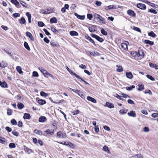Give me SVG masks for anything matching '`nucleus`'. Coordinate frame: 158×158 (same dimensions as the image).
<instances>
[{
  "label": "nucleus",
  "instance_id": "nucleus-1",
  "mask_svg": "<svg viewBox=\"0 0 158 158\" xmlns=\"http://www.w3.org/2000/svg\"><path fill=\"white\" fill-rule=\"evenodd\" d=\"M39 69L40 71L44 75L45 77H50L52 78L53 77L52 75L49 73L46 70L44 69L42 67H40L39 68Z\"/></svg>",
  "mask_w": 158,
  "mask_h": 158
},
{
  "label": "nucleus",
  "instance_id": "nucleus-2",
  "mask_svg": "<svg viewBox=\"0 0 158 158\" xmlns=\"http://www.w3.org/2000/svg\"><path fill=\"white\" fill-rule=\"evenodd\" d=\"M90 35L92 37L96 39L97 40L100 42H102L104 41V40L102 38L95 34H91Z\"/></svg>",
  "mask_w": 158,
  "mask_h": 158
},
{
  "label": "nucleus",
  "instance_id": "nucleus-3",
  "mask_svg": "<svg viewBox=\"0 0 158 158\" xmlns=\"http://www.w3.org/2000/svg\"><path fill=\"white\" fill-rule=\"evenodd\" d=\"M119 7V6H118L116 5H110L107 6H106L105 9L106 10H108L110 9H113L118 8Z\"/></svg>",
  "mask_w": 158,
  "mask_h": 158
},
{
  "label": "nucleus",
  "instance_id": "nucleus-4",
  "mask_svg": "<svg viewBox=\"0 0 158 158\" xmlns=\"http://www.w3.org/2000/svg\"><path fill=\"white\" fill-rule=\"evenodd\" d=\"M54 131L53 130L48 129L44 132V135H46L45 134H46L47 135H52L54 134Z\"/></svg>",
  "mask_w": 158,
  "mask_h": 158
},
{
  "label": "nucleus",
  "instance_id": "nucleus-5",
  "mask_svg": "<svg viewBox=\"0 0 158 158\" xmlns=\"http://www.w3.org/2000/svg\"><path fill=\"white\" fill-rule=\"evenodd\" d=\"M125 42L122 44L121 47L123 49L127 50L128 49L127 44H129V43L127 41H125Z\"/></svg>",
  "mask_w": 158,
  "mask_h": 158
},
{
  "label": "nucleus",
  "instance_id": "nucleus-6",
  "mask_svg": "<svg viewBox=\"0 0 158 158\" xmlns=\"http://www.w3.org/2000/svg\"><path fill=\"white\" fill-rule=\"evenodd\" d=\"M96 27V26L94 25H90V26L89 27V30L91 32H94L97 30Z\"/></svg>",
  "mask_w": 158,
  "mask_h": 158
},
{
  "label": "nucleus",
  "instance_id": "nucleus-7",
  "mask_svg": "<svg viewBox=\"0 0 158 158\" xmlns=\"http://www.w3.org/2000/svg\"><path fill=\"white\" fill-rule=\"evenodd\" d=\"M137 7L142 10H145L146 9L145 5L143 3H138L137 4Z\"/></svg>",
  "mask_w": 158,
  "mask_h": 158
},
{
  "label": "nucleus",
  "instance_id": "nucleus-8",
  "mask_svg": "<svg viewBox=\"0 0 158 158\" xmlns=\"http://www.w3.org/2000/svg\"><path fill=\"white\" fill-rule=\"evenodd\" d=\"M127 14L133 17H135L136 14L134 11L131 10H129L127 11Z\"/></svg>",
  "mask_w": 158,
  "mask_h": 158
},
{
  "label": "nucleus",
  "instance_id": "nucleus-9",
  "mask_svg": "<svg viewBox=\"0 0 158 158\" xmlns=\"http://www.w3.org/2000/svg\"><path fill=\"white\" fill-rule=\"evenodd\" d=\"M85 38L86 39L89 40L90 42L91 43H92L94 45L96 46V44H95V42L88 35H85Z\"/></svg>",
  "mask_w": 158,
  "mask_h": 158
},
{
  "label": "nucleus",
  "instance_id": "nucleus-10",
  "mask_svg": "<svg viewBox=\"0 0 158 158\" xmlns=\"http://www.w3.org/2000/svg\"><path fill=\"white\" fill-rule=\"evenodd\" d=\"M26 35L32 41L34 40V38L31 34L28 31H27L26 33Z\"/></svg>",
  "mask_w": 158,
  "mask_h": 158
},
{
  "label": "nucleus",
  "instance_id": "nucleus-11",
  "mask_svg": "<svg viewBox=\"0 0 158 158\" xmlns=\"http://www.w3.org/2000/svg\"><path fill=\"white\" fill-rule=\"evenodd\" d=\"M47 120V118L44 116H40L39 119V121L40 122L44 123Z\"/></svg>",
  "mask_w": 158,
  "mask_h": 158
},
{
  "label": "nucleus",
  "instance_id": "nucleus-12",
  "mask_svg": "<svg viewBox=\"0 0 158 158\" xmlns=\"http://www.w3.org/2000/svg\"><path fill=\"white\" fill-rule=\"evenodd\" d=\"M128 115L129 116L135 117L136 116L135 112L133 110L131 111L130 112L127 113Z\"/></svg>",
  "mask_w": 158,
  "mask_h": 158
},
{
  "label": "nucleus",
  "instance_id": "nucleus-13",
  "mask_svg": "<svg viewBox=\"0 0 158 158\" xmlns=\"http://www.w3.org/2000/svg\"><path fill=\"white\" fill-rule=\"evenodd\" d=\"M68 72L73 76H75L77 79H80V77L76 74L71 69H70Z\"/></svg>",
  "mask_w": 158,
  "mask_h": 158
},
{
  "label": "nucleus",
  "instance_id": "nucleus-14",
  "mask_svg": "<svg viewBox=\"0 0 158 158\" xmlns=\"http://www.w3.org/2000/svg\"><path fill=\"white\" fill-rule=\"evenodd\" d=\"M74 15L76 16L77 18L81 20H83L85 19V15H78L77 13H75Z\"/></svg>",
  "mask_w": 158,
  "mask_h": 158
},
{
  "label": "nucleus",
  "instance_id": "nucleus-15",
  "mask_svg": "<svg viewBox=\"0 0 158 158\" xmlns=\"http://www.w3.org/2000/svg\"><path fill=\"white\" fill-rule=\"evenodd\" d=\"M87 99L88 100L94 103H96L97 102L96 100L94 98H92L90 96H88Z\"/></svg>",
  "mask_w": 158,
  "mask_h": 158
},
{
  "label": "nucleus",
  "instance_id": "nucleus-16",
  "mask_svg": "<svg viewBox=\"0 0 158 158\" xmlns=\"http://www.w3.org/2000/svg\"><path fill=\"white\" fill-rule=\"evenodd\" d=\"M69 6L68 4H65L64 6V7L62 8L61 9V11L63 13L66 12V9H67L69 8Z\"/></svg>",
  "mask_w": 158,
  "mask_h": 158
},
{
  "label": "nucleus",
  "instance_id": "nucleus-17",
  "mask_svg": "<svg viewBox=\"0 0 158 158\" xmlns=\"http://www.w3.org/2000/svg\"><path fill=\"white\" fill-rule=\"evenodd\" d=\"M0 85L3 88L7 87L8 86L7 84L5 81L2 82L0 81Z\"/></svg>",
  "mask_w": 158,
  "mask_h": 158
},
{
  "label": "nucleus",
  "instance_id": "nucleus-18",
  "mask_svg": "<svg viewBox=\"0 0 158 158\" xmlns=\"http://www.w3.org/2000/svg\"><path fill=\"white\" fill-rule=\"evenodd\" d=\"M126 75L127 78L130 79H132L133 77V75L131 72L126 73Z\"/></svg>",
  "mask_w": 158,
  "mask_h": 158
},
{
  "label": "nucleus",
  "instance_id": "nucleus-19",
  "mask_svg": "<svg viewBox=\"0 0 158 158\" xmlns=\"http://www.w3.org/2000/svg\"><path fill=\"white\" fill-rule=\"evenodd\" d=\"M31 116L29 114L25 113L24 114L23 118L24 119H29L31 118Z\"/></svg>",
  "mask_w": 158,
  "mask_h": 158
},
{
  "label": "nucleus",
  "instance_id": "nucleus-20",
  "mask_svg": "<svg viewBox=\"0 0 158 158\" xmlns=\"http://www.w3.org/2000/svg\"><path fill=\"white\" fill-rule=\"evenodd\" d=\"M8 65L7 63L4 61H2L0 63V66L2 68H5Z\"/></svg>",
  "mask_w": 158,
  "mask_h": 158
},
{
  "label": "nucleus",
  "instance_id": "nucleus-21",
  "mask_svg": "<svg viewBox=\"0 0 158 158\" xmlns=\"http://www.w3.org/2000/svg\"><path fill=\"white\" fill-rule=\"evenodd\" d=\"M26 15L28 18V22L29 23H31V15L28 12H27L26 13Z\"/></svg>",
  "mask_w": 158,
  "mask_h": 158
},
{
  "label": "nucleus",
  "instance_id": "nucleus-22",
  "mask_svg": "<svg viewBox=\"0 0 158 158\" xmlns=\"http://www.w3.org/2000/svg\"><path fill=\"white\" fill-rule=\"evenodd\" d=\"M19 21L21 24H24L25 23L26 21L24 17H22L21 19L19 20Z\"/></svg>",
  "mask_w": 158,
  "mask_h": 158
},
{
  "label": "nucleus",
  "instance_id": "nucleus-23",
  "mask_svg": "<svg viewBox=\"0 0 158 158\" xmlns=\"http://www.w3.org/2000/svg\"><path fill=\"white\" fill-rule=\"evenodd\" d=\"M70 35L71 36H77L78 35V33L75 31H71L69 32Z\"/></svg>",
  "mask_w": 158,
  "mask_h": 158
},
{
  "label": "nucleus",
  "instance_id": "nucleus-24",
  "mask_svg": "<svg viewBox=\"0 0 158 158\" xmlns=\"http://www.w3.org/2000/svg\"><path fill=\"white\" fill-rule=\"evenodd\" d=\"M37 102L39 104L41 105H44L46 103V101L42 99H40L38 100Z\"/></svg>",
  "mask_w": 158,
  "mask_h": 158
},
{
  "label": "nucleus",
  "instance_id": "nucleus-25",
  "mask_svg": "<svg viewBox=\"0 0 158 158\" xmlns=\"http://www.w3.org/2000/svg\"><path fill=\"white\" fill-rule=\"evenodd\" d=\"M50 21L51 23H56L57 22V20L55 17H53L51 18L50 19Z\"/></svg>",
  "mask_w": 158,
  "mask_h": 158
},
{
  "label": "nucleus",
  "instance_id": "nucleus-26",
  "mask_svg": "<svg viewBox=\"0 0 158 158\" xmlns=\"http://www.w3.org/2000/svg\"><path fill=\"white\" fill-rule=\"evenodd\" d=\"M106 105L109 108H112L114 107V106L111 103L107 102L106 103Z\"/></svg>",
  "mask_w": 158,
  "mask_h": 158
},
{
  "label": "nucleus",
  "instance_id": "nucleus-27",
  "mask_svg": "<svg viewBox=\"0 0 158 158\" xmlns=\"http://www.w3.org/2000/svg\"><path fill=\"white\" fill-rule=\"evenodd\" d=\"M34 133L39 135H43V133L42 132L38 130H35L34 131Z\"/></svg>",
  "mask_w": 158,
  "mask_h": 158
},
{
  "label": "nucleus",
  "instance_id": "nucleus-28",
  "mask_svg": "<svg viewBox=\"0 0 158 158\" xmlns=\"http://www.w3.org/2000/svg\"><path fill=\"white\" fill-rule=\"evenodd\" d=\"M144 43L145 44H149L150 45H152L154 44L153 42L148 40H144Z\"/></svg>",
  "mask_w": 158,
  "mask_h": 158
},
{
  "label": "nucleus",
  "instance_id": "nucleus-29",
  "mask_svg": "<svg viewBox=\"0 0 158 158\" xmlns=\"http://www.w3.org/2000/svg\"><path fill=\"white\" fill-rule=\"evenodd\" d=\"M116 66L118 68L117 69V71L119 72H121L123 71V68L122 66L119 65H117Z\"/></svg>",
  "mask_w": 158,
  "mask_h": 158
},
{
  "label": "nucleus",
  "instance_id": "nucleus-30",
  "mask_svg": "<svg viewBox=\"0 0 158 158\" xmlns=\"http://www.w3.org/2000/svg\"><path fill=\"white\" fill-rule=\"evenodd\" d=\"M103 150L105 152H107L108 153H110V150L108 147L106 145H105L103 147Z\"/></svg>",
  "mask_w": 158,
  "mask_h": 158
},
{
  "label": "nucleus",
  "instance_id": "nucleus-31",
  "mask_svg": "<svg viewBox=\"0 0 158 158\" xmlns=\"http://www.w3.org/2000/svg\"><path fill=\"white\" fill-rule=\"evenodd\" d=\"M98 22L99 23H103L105 24V23H104L103 22L105 21L104 19L100 15L99 16L98 20Z\"/></svg>",
  "mask_w": 158,
  "mask_h": 158
},
{
  "label": "nucleus",
  "instance_id": "nucleus-32",
  "mask_svg": "<svg viewBox=\"0 0 158 158\" xmlns=\"http://www.w3.org/2000/svg\"><path fill=\"white\" fill-rule=\"evenodd\" d=\"M11 2L17 6L19 5V2L17 0H11Z\"/></svg>",
  "mask_w": 158,
  "mask_h": 158
},
{
  "label": "nucleus",
  "instance_id": "nucleus-33",
  "mask_svg": "<svg viewBox=\"0 0 158 158\" xmlns=\"http://www.w3.org/2000/svg\"><path fill=\"white\" fill-rule=\"evenodd\" d=\"M149 65L150 67L155 68L156 69H158V66L156 64H154L152 63H149Z\"/></svg>",
  "mask_w": 158,
  "mask_h": 158
},
{
  "label": "nucleus",
  "instance_id": "nucleus-34",
  "mask_svg": "<svg viewBox=\"0 0 158 158\" xmlns=\"http://www.w3.org/2000/svg\"><path fill=\"white\" fill-rule=\"evenodd\" d=\"M18 109H22L24 107V105L21 102H19L17 105Z\"/></svg>",
  "mask_w": 158,
  "mask_h": 158
},
{
  "label": "nucleus",
  "instance_id": "nucleus-35",
  "mask_svg": "<svg viewBox=\"0 0 158 158\" xmlns=\"http://www.w3.org/2000/svg\"><path fill=\"white\" fill-rule=\"evenodd\" d=\"M25 150L29 154L33 152V151L31 149L27 147L25 148Z\"/></svg>",
  "mask_w": 158,
  "mask_h": 158
},
{
  "label": "nucleus",
  "instance_id": "nucleus-36",
  "mask_svg": "<svg viewBox=\"0 0 158 158\" xmlns=\"http://www.w3.org/2000/svg\"><path fill=\"white\" fill-rule=\"evenodd\" d=\"M24 45L25 48L28 51H30V48L28 45V43L27 42H25L24 43Z\"/></svg>",
  "mask_w": 158,
  "mask_h": 158
},
{
  "label": "nucleus",
  "instance_id": "nucleus-37",
  "mask_svg": "<svg viewBox=\"0 0 158 158\" xmlns=\"http://www.w3.org/2000/svg\"><path fill=\"white\" fill-rule=\"evenodd\" d=\"M139 88L138 89V91H142V90L144 89V85L142 84L139 85Z\"/></svg>",
  "mask_w": 158,
  "mask_h": 158
},
{
  "label": "nucleus",
  "instance_id": "nucleus-38",
  "mask_svg": "<svg viewBox=\"0 0 158 158\" xmlns=\"http://www.w3.org/2000/svg\"><path fill=\"white\" fill-rule=\"evenodd\" d=\"M148 35L152 37H155L156 36V35L154 33L153 31H151L148 33Z\"/></svg>",
  "mask_w": 158,
  "mask_h": 158
},
{
  "label": "nucleus",
  "instance_id": "nucleus-39",
  "mask_svg": "<svg viewBox=\"0 0 158 158\" xmlns=\"http://www.w3.org/2000/svg\"><path fill=\"white\" fill-rule=\"evenodd\" d=\"M20 3L24 7H25L26 8H28L27 5L23 1H20Z\"/></svg>",
  "mask_w": 158,
  "mask_h": 158
},
{
  "label": "nucleus",
  "instance_id": "nucleus-40",
  "mask_svg": "<svg viewBox=\"0 0 158 158\" xmlns=\"http://www.w3.org/2000/svg\"><path fill=\"white\" fill-rule=\"evenodd\" d=\"M16 69L19 73L21 74L23 73V72L22 71L21 68L20 66H17L16 67Z\"/></svg>",
  "mask_w": 158,
  "mask_h": 158
},
{
  "label": "nucleus",
  "instance_id": "nucleus-41",
  "mask_svg": "<svg viewBox=\"0 0 158 158\" xmlns=\"http://www.w3.org/2000/svg\"><path fill=\"white\" fill-rule=\"evenodd\" d=\"M148 11L155 14L157 13V12L153 8H151V9H149Z\"/></svg>",
  "mask_w": 158,
  "mask_h": 158
},
{
  "label": "nucleus",
  "instance_id": "nucleus-42",
  "mask_svg": "<svg viewBox=\"0 0 158 158\" xmlns=\"http://www.w3.org/2000/svg\"><path fill=\"white\" fill-rule=\"evenodd\" d=\"M11 123L13 125H16L17 124L16 121L14 119H13L11 120Z\"/></svg>",
  "mask_w": 158,
  "mask_h": 158
},
{
  "label": "nucleus",
  "instance_id": "nucleus-43",
  "mask_svg": "<svg viewBox=\"0 0 158 158\" xmlns=\"http://www.w3.org/2000/svg\"><path fill=\"white\" fill-rule=\"evenodd\" d=\"M40 94L41 96L44 97H47L48 96V94L47 93H46L44 91H41L40 93Z\"/></svg>",
  "mask_w": 158,
  "mask_h": 158
},
{
  "label": "nucleus",
  "instance_id": "nucleus-44",
  "mask_svg": "<svg viewBox=\"0 0 158 158\" xmlns=\"http://www.w3.org/2000/svg\"><path fill=\"white\" fill-rule=\"evenodd\" d=\"M135 88V86L134 85H132L130 87H127L126 88V89L127 90H132L134 88Z\"/></svg>",
  "mask_w": 158,
  "mask_h": 158
},
{
  "label": "nucleus",
  "instance_id": "nucleus-45",
  "mask_svg": "<svg viewBox=\"0 0 158 158\" xmlns=\"http://www.w3.org/2000/svg\"><path fill=\"white\" fill-rule=\"evenodd\" d=\"M9 146L10 148H14L16 147V145L14 143H9Z\"/></svg>",
  "mask_w": 158,
  "mask_h": 158
},
{
  "label": "nucleus",
  "instance_id": "nucleus-46",
  "mask_svg": "<svg viewBox=\"0 0 158 158\" xmlns=\"http://www.w3.org/2000/svg\"><path fill=\"white\" fill-rule=\"evenodd\" d=\"M146 77L148 78L152 81H153L155 80L154 78L151 75L147 74L146 75Z\"/></svg>",
  "mask_w": 158,
  "mask_h": 158
},
{
  "label": "nucleus",
  "instance_id": "nucleus-47",
  "mask_svg": "<svg viewBox=\"0 0 158 158\" xmlns=\"http://www.w3.org/2000/svg\"><path fill=\"white\" fill-rule=\"evenodd\" d=\"M47 11L48 14H50L53 11V9L52 8H49L47 10Z\"/></svg>",
  "mask_w": 158,
  "mask_h": 158
},
{
  "label": "nucleus",
  "instance_id": "nucleus-48",
  "mask_svg": "<svg viewBox=\"0 0 158 158\" xmlns=\"http://www.w3.org/2000/svg\"><path fill=\"white\" fill-rule=\"evenodd\" d=\"M101 32L104 35H107V32L103 29H101Z\"/></svg>",
  "mask_w": 158,
  "mask_h": 158
},
{
  "label": "nucleus",
  "instance_id": "nucleus-49",
  "mask_svg": "<svg viewBox=\"0 0 158 158\" xmlns=\"http://www.w3.org/2000/svg\"><path fill=\"white\" fill-rule=\"evenodd\" d=\"M38 26L39 27H43L45 25V24L41 21H39L38 23Z\"/></svg>",
  "mask_w": 158,
  "mask_h": 158
},
{
  "label": "nucleus",
  "instance_id": "nucleus-50",
  "mask_svg": "<svg viewBox=\"0 0 158 158\" xmlns=\"http://www.w3.org/2000/svg\"><path fill=\"white\" fill-rule=\"evenodd\" d=\"M20 16V14L18 13H15L13 14L12 16L14 18H16L18 17H19Z\"/></svg>",
  "mask_w": 158,
  "mask_h": 158
},
{
  "label": "nucleus",
  "instance_id": "nucleus-51",
  "mask_svg": "<svg viewBox=\"0 0 158 158\" xmlns=\"http://www.w3.org/2000/svg\"><path fill=\"white\" fill-rule=\"evenodd\" d=\"M135 158H143L142 155L139 154H137L135 155L134 156Z\"/></svg>",
  "mask_w": 158,
  "mask_h": 158
},
{
  "label": "nucleus",
  "instance_id": "nucleus-52",
  "mask_svg": "<svg viewBox=\"0 0 158 158\" xmlns=\"http://www.w3.org/2000/svg\"><path fill=\"white\" fill-rule=\"evenodd\" d=\"M127 110H124L123 109L119 111V113L120 114H126L127 113Z\"/></svg>",
  "mask_w": 158,
  "mask_h": 158
},
{
  "label": "nucleus",
  "instance_id": "nucleus-53",
  "mask_svg": "<svg viewBox=\"0 0 158 158\" xmlns=\"http://www.w3.org/2000/svg\"><path fill=\"white\" fill-rule=\"evenodd\" d=\"M144 93L145 94H148L150 95H151L152 94V92L149 89H148L146 90H145L144 92Z\"/></svg>",
  "mask_w": 158,
  "mask_h": 158
},
{
  "label": "nucleus",
  "instance_id": "nucleus-54",
  "mask_svg": "<svg viewBox=\"0 0 158 158\" xmlns=\"http://www.w3.org/2000/svg\"><path fill=\"white\" fill-rule=\"evenodd\" d=\"M32 76L34 77H38L39 76V74L37 72L34 71L33 72Z\"/></svg>",
  "mask_w": 158,
  "mask_h": 158
},
{
  "label": "nucleus",
  "instance_id": "nucleus-55",
  "mask_svg": "<svg viewBox=\"0 0 158 158\" xmlns=\"http://www.w3.org/2000/svg\"><path fill=\"white\" fill-rule=\"evenodd\" d=\"M51 45L53 47H56L57 46V44L54 42L51 41L50 43Z\"/></svg>",
  "mask_w": 158,
  "mask_h": 158
},
{
  "label": "nucleus",
  "instance_id": "nucleus-56",
  "mask_svg": "<svg viewBox=\"0 0 158 158\" xmlns=\"http://www.w3.org/2000/svg\"><path fill=\"white\" fill-rule=\"evenodd\" d=\"M87 18L89 19V20H91L93 18V15L92 14H87Z\"/></svg>",
  "mask_w": 158,
  "mask_h": 158
},
{
  "label": "nucleus",
  "instance_id": "nucleus-57",
  "mask_svg": "<svg viewBox=\"0 0 158 158\" xmlns=\"http://www.w3.org/2000/svg\"><path fill=\"white\" fill-rule=\"evenodd\" d=\"M115 96L117 98L119 99V100H123L124 99L121 98V96H120L119 95H118V94H116L115 95Z\"/></svg>",
  "mask_w": 158,
  "mask_h": 158
},
{
  "label": "nucleus",
  "instance_id": "nucleus-58",
  "mask_svg": "<svg viewBox=\"0 0 158 158\" xmlns=\"http://www.w3.org/2000/svg\"><path fill=\"white\" fill-rule=\"evenodd\" d=\"M51 29L52 31L53 32H54L56 33L57 32H58V31L57 30H56V29H55L54 27H51Z\"/></svg>",
  "mask_w": 158,
  "mask_h": 158
},
{
  "label": "nucleus",
  "instance_id": "nucleus-59",
  "mask_svg": "<svg viewBox=\"0 0 158 158\" xmlns=\"http://www.w3.org/2000/svg\"><path fill=\"white\" fill-rule=\"evenodd\" d=\"M13 135L15 136H19V133L15 131H13L12 132Z\"/></svg>",
  "mask_w": 158,
  "mask_h": 158
},
{
  "label": "nucleus",
  "instance_id": "nucleus-60",
  "mask_svg": "<svg viewBox=\"0 0 158 158\" xmlns=\"http://www.w3.org/2000/svg\"><path fill=\"white\" fill-rule=\"evenodd\" d=\"M133 29L135 30V31H138V32H141V30H140V29L138 27H134V28H133Z\"/></svg>",
  "mask_w": 158,
  "mask_h": 158
},
{
  "label": "nucleus",
  "instance_id": "nucleus-61",
  "mask_svg": "<svg viewBox=\"0 0 158 158\" xmlns=\"http://www.w3.org/2000/svg\"><path fill=\"white\" fill-rule=\"evenodd\" d=\"M44 31L45 32V34L48 35H50V33L45 28L43 29Z\"/></svg>",
  "mask_w": 158,
  "mask_h": 158
},
{
  "label": "nucleus",
  "instance_id": "nucleus-62",
  "mask_svg": "<svg viewBox=\"0 0 158 158\" xmlns=\"http://www.w3.org/2000/svg\"><path fill=\"white\" fill-rule=\"evenodd\" d=\"M121 94L122 95V97L124 98H130V97L127 94Z\"/></svg>",
  "mask_w": 158,
  "mask_h": 158
},
{
  "label": "nucleus",
  "instance_id": "nucleus-63",
  "mask_svg": "<svg viewBox=\"0 0 158 158\" xmlns=\"http://www.w3.org/2000/svg\"><path fill=\"white\" fill-rule=\"evenodd\" d=\"M95 4L98 6H100L102 4V2H101L96 1Z\"/></svg>",
  "mask_w": 158,
  "mask_h": 158
},
{
  "label": "nucleus",
  "instance_id": "nucleus-64",
  "mask_svg": "<svg viewBox=\"0 0 158 158\" xmlns=\"http://www.w3.org/2000/svg\"><path fill=\"white\" fill-rule=\"evenodd\" d=\"M79 110H77L76 111H73L72 112V114L74 115H75L78 114L79 113Z\"/></svg>",
  "mask_w": 158,
  "mask_h": 158
}]
</instances>
